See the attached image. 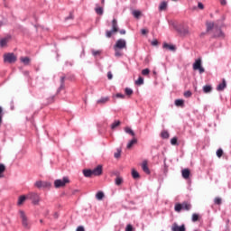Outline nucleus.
Wrapping results in <instances>:
<instances>
[{"label": "nucleus", "instance_id": "nucleus-1", "mask_svg": "<svg viewBox=\"0 0 231 231\" xmlns=\"http://www.w3.org/2000/svg\"><path fill=\"white\" fill-rule=\"evenodd\" d=\"M18 214L20 218L22 219V226H23L25 230H30V228H32V224L28 219V216L26 215V212H24V210L20 209L18 211Z\"/></svg>", "mask_w": 231, "mask_h": 231}, {"label": "nucleus", "instance_id": "nucleus-2", "mask_svg": "<svg viewBox=\"0 0 231 231\" xmlns=\"http://www.w3.org/2000/svg\"><path fill=\"white\" fill-rule=\"evenodd\" d=\"M117 32H118V22L116 21V19L114 18L112 20V30L106 32V37H107L108 39H111V37H113V33H117Z\"/></svg>", "mask_w": 231, "mask_h": 231}, {"label": "nucleus", "instance_id": "nucleus-3", "mask_svg": "<svg viewBox=\"0 0 231 231\" xmlns=\"http://www.w3.org/2000/svg\"><path fill=\"white\" fill-rule=\"evenodd\" d=\"M4 62L7 64H14V62H17V56L14 54V52H8L4 54Z\"/></svg>", "mask_w": 231, "mask_h": 231}, {"label": "nucleus", "instance_id": "nucleus-4", "mask_svg": "<svg viewBox=\"0 0 231 231\" xmlns=\"http://www.w3.org/2000/svg\"><path fill=\"white\" fill-rule=\"evenodd\" d=\"M69 183V178L64 177L62 180H56L54 181V187L55 189H60L62 187H66Z\"/></svg>", "mask_w": 231, "mask_h": 231}, {"label": "nucleus", "instance_id": "nucleus-5", "mask_svg": "<svg viewBox=\"0 0 231 231\" xmlns=\"http://www.w3.org/2000/svg\"><path fill=\"white\" fill-rule=\"evenodd\" d=\"M27 199H31L33 205H39V202L41 201V197L35 192H31L27 194Z\"/></svg>", "mask_w": 231, "mask_h": 231}, {"label": "nucleus", "instance_id": "nucleus-6", "mask_svg": "<svg viewBox=\"0 0 231 231\" xmlns=\"http://www.w3.org/2000/svg\"><path fill=\"white\" fill-rule=\"evenodd\" d=\"M193 69L195 71H199V73H205V69L201 66V59H198L193 63Z\"/></svg>", "mask_w": 231, "mask_h": 231}, {"label": "nucleus", "instance_id": "nucleus-7", "mask_svg": "<svg viewBox=\"0 0 231 231\" xmlns=\"http://www.w3.org/2000/svg\"><path fill=\"white\" fill-rule=\"evenodd\" d=\"M114 48H116L117 50H127V42L124 39H119L116 42Z\"/></svg>", "mask_w": 231, "mask_h": 231}, {"label": "nucleus", "instance_id": "nucleus-8", "mask_svg": "<svg viewBox=\"0 0 231 231\" xmlns=\"http://www.w3.org/2000/svg\"><path fill=\"white\" fill-rule=\"evenodd\" d=\"M34 187H36L37 189H48V188L51 187V184L50 182L37 180L34 183Z\"/></svg>", "mask_w": 231, "mask_h": 231}, {"label": "nucleus", "instance_id": "nucleus-9", "mask_svg": "<svg viewBox=\"0 0 231 231\" xmlns=\"http://www.w3.org/2000/svg\"><path fill=\"white\" fill-rule=\"evenodd\" d=\"M102 172H103L102 165H97V168L92 170V174L94 176H102Z\"/></svg>", "mask_w": 231, "mask_h": 231}, {"label": "nucleus", "instance_id": "nucleus-10", "mask_svg": "<svg viewBox=\"0 0 231 231\" xmlns=\"http://www.w3.org/2000/svg\"><path fill=\"white\" fill-rule=\"evenodd\" d=\"M180 33L183 37H187V35H190V29L189 28V26L183 27L180 30Z\"/></svg>", "mask_w": 231, "mask_h": 231}, {"label": "nucleus", "instance_id": "nucleus-11", "mask_svg": "<svg viewBox=\"0 0 231 231\" xmlns=\"http://www.w3.org/2000/svg\"><path fill=\"white\" fill-rule=\"evenodd\" d=\"M171 230L172 231H185L186 228H185V225H182V226H178V224L174 223L171 226Z\"/></svg>", "mask_w": 231, "mask_h": 231}, {"label": "nucleus", "instance_id": "nucleus-12", "mask_svg": "<svg viewBox=\"0 0 231 231\" xmlns=\"http://www.w3.org/2000/svg\"><path fill=\"white\" fill-rule=\"evenodd\" d=\"M214 37H220L223 39L225 37V34L221 31V29L215 27L214 28Z\"/></svg>", "mask_w": 231, "mask_h": 231}, {"label": "nucleus", "instance_id": "nucleus-13", "mask_svg": "<svg viewBox=\"0 0 231 231\" xmlns=\"http://www.w3.org/2000/svg\"><path fill=\"white\" fill-rule=\"evenodd\" d=\"M142 169L145 174H151V170H149V166L147 164V161H143L142 163Z\"/></svg>", "mask_w": 231, "mask_h": 231}, {"label": "nucleus", "instance_id": "nucleus-14", "mask_svg": "<svg viewBox=\"0 0 231 231\" xmlns=\"http://www.w3.org/2000/svg\"><path fill=\"white\" fill-rule=\"evenodd\" d=\"M181 174L184 180H189V178H190V170L184 169L181 171Z\"/></svg>", "mask_w": 231, "mask_h": 231}, {"label": "nucleus", "instance_id": "nucleus-15", "mask_svg": "<svg viewBox=\"0 0 231 231\" xmlns=\"http://www.w3.org/2000/svg\"><path fill=\"white\" fill-rule=\"evenodd\" d=\"M26 199H28V195H22L19 197L18 199V202H17V205L21 206L24 203V201H26Z\"/></svg>", "mask_w": 231, "mask_h": 231}, {"label": "nucleus", "instance_id": "nucleus-16", "mask_svg": "<svg viewBox=\"0 0 231 231\" xmlns=\"http://www.w3.org/2000/svg\"><path fill=\"white\" fill-rule=\"evenodd\" d=\"M136 143H138V139L136 138H133L126 145L127 149H131L133 147V145H136Z\"/></svg>", "mask_w": 231, "mask_h": 231}, {"label": "nucleus", "instance_id": "nucleus-17", "mask_svg": "<svg viewBox=\"0 0 231 231\" xmlns=\"http://www.w3.org/2000/svg\"><path fill=\"white\" fill-rule=\"evenodd\" d=\"M9 41H10V38H8V37L1 39L0 40V47L1 48L6 47V44H8Z\"/></svg>", "mask_w": 231, "mask_h": 231}, {"label": "nucleus", "instance_id": "nucleus-18", "mask_svg": "<svg viewBox=\"0 0 231 231\" xmlns=\"http://www.w3.org/2000/svg\"><path fill=\"white\" fill-rule=\"evenodd\" d=\"M85 178H91L93 175V170H83Z\"/></svg>", "mask_w": 231, "mask_h": 231}, {"label": "nucleus", "instance_id": "nucleus-19", "mask_svg": "<svg viewBox=\"0 0 231 231\" xmlns=\"http://www.w3.org/2000/svg\"><path fill=\"white\" fill-rule=\"evenodd\" d=\"M163 48L165 50H170V51H176V47L174 45H171L169 43H164Z\"/></svg>", "mask_w": 231, "mask_h": 231}, {"label": "nucleus", "instance_id": "nucleus-20", "mask_svg": "<svg viewBox=\"0 0 231 231\" xmlns=\"http://www.w3.org/2000/svg\"><path fill=\"white\" fill-rule=\"evenodd\" d=\"M20 60L21 62H23V64H24V66L30 65V62H31V60L28 57H22L20 58Z\"/></svg>", "mask_w": 231, "mask_h": 231}, {"label": "nucleus", "instance_id": "nucleus-21", "mask_svg": "<svg viewBox=\"0 0 231 231\" xmlns=\"http://www.w3.org/2000/svg\"><path fill=\"white\" fill-rule=\"evenodd\" d=\"M225 88H226V81L225 79H223V82L217 86V91H223V89H225Z\"/></svg>", "mask_w": 231, "mask_h": 231}, {"label": "nucleus", "instance_id": "nucleus-22", "mask_svg": "<svg viewBox=\"0 0 231 231\" xmlns=\"http://www.w3.org/2000/svg\"><path fill=\"white\" fill-rule=\"evenodd\" d=\"M192 208V205L189 202H183L182 203V210H190Z\"/></svg>", "mask_w": 231, "mask_h": 231}, {"label": "nucleus", "instance_id": "nucleus-23", "mask_svg": "<svg viewBox=\"0 0 231 231\" xmlns=\"http://www.w3.org/2000/svg\"><path fill=\"white\" fill-rule=\"evenodd\" d=\"M175 106H177V107H183V106H185V101H183V99H176Z\"/></svg>", "mask_w": 231, "mask_h": 231}, {"label": "nucleus", "instance_id": "nucleus-24", "mask_svg": "<svg viewBox=\"0 0 231 231\" xmlns=\"http://www.w3.org/2000/svg\"><path fill=\"white\" fill-rule=\"evenodd\" d=\"M115 183L119 187V185H122L124 183V178L117 176L115 180Z\"/></svg>", "mask_w": 231, "mask_h": 231}, {"label": "nucleus", "instance_id": "nucleus-25", "mask_svg": "<svg viewBox=\"0 0 231 231\" xmlns=\"http://www.w3.org/2000/svg\"><path fill=\"white\" fill-rule=\"evenodd\" d=\"M106 102H109V97H101L97 100V104H106Z\"/></svg>", "mask_w": 231, "mask_h": 231}, {"label": "nucleus", "instance_id": "nucleus-26", "mask_svg": "<svg viewBox=\"0 0 231 231\" xmlns=\"http://www.w3.org/2000/svg\"><path fill=\"white\" fill-rule=\"evenodd\" d=\"M212 91V86L206 85L203 87V92L204 93H210Z\"/></svg>", "mask_w": 231, "mask_h": 231}, {"label": "nucleus", "instance_id": "nucleus-27", "mask_svg": "<svg viewBox=\"0 0 231 231\" xmlns=\"http://www.w3.org/2000/svg\"><path fill=\"white\" fill-rule=\"evenodd\" d=\"M96 198H97V199H98V201H102V199H104V192L103 191H98L96 194Z\"/></svg>", "mask_w": 231, "mask_h": 231}, {"label": "nucleus", "instance_id": "nucleus-28", "mask_svg": "<svg viewBox=\"0 0 231 231\" xmlns=\"http://www.w3.org/2000/svg\"><path fill=\"white\" fill-rule=\"evenodd\" d=\"M132 177L134 178V180H138V178H140V173H138L136 170L133 169Z\"/></svg>", "mask_w": 231, "mask_h": 231}, {"label": "nucleus", "instance_id": "nucleus-29", "mask_svg": "<svg viewBox=\"0 0 231 231\" xmlns=\"http://www.w3.org/2000/svg\"><path fill=\"white\" fill-rule=\"evenodd\" d=\"M200 217L198 213H194L191 217V220L193 221V223H196V221H199Z\"/></svg>", "mask_w": 231, "mask_h": 231}, {"label": "nucleus", "instance_id": "nucleus-30", "mask_svg": "<svg viewBox=\"0 0 231 231\" xmlns=\"http://www.w3.org/2000/svg\"><path fill=\"white\" fill-rule=\"evenodd\" d=\"M175 212H181L183 210L182 204L177 203L174 208Z\"/></svg>", "mask_w": 231, "mask_h": 231}, {"label": "nucleus", "instance_id": "nucleus-31", "mask_svg": "<svg viewBox=\"0 0 231 231\" xmlns=\"http://www.w3.org/2000/svg\"><path fill=\"white\" fill-rule=\"evenodd\" d=\"M95 12H96V14H97V15H103L104 14V8L103 7H96Z\"/></svg>", "mask_w": 231, "mask_h": 231}, {"label": "nucleus", "instance_id": "nucleus-32", "mask_svg": "<svg viewBox=\"0 0 231 231\" xmlns=\"http://www.w3.org/2000/svg\"><path fill=\"white\" fill-rule=\"evenodd\" d=\"M159 10L161 12H163V10H167V2L161 3V5L159 6Z\"/></svg>", "mask_w": 231, "mask_h": 231}, {"label": "nucleus", "instance_id": "nucleus-33", "mask_svg": "<svg viewBox=\"0 0 231 231\" xmlns=\"http://www.w3.org/2000/svg\"><path fill=\"white\" fill-rule=\"evenodd\" d=\"M122 123L120 121H115L112 125H111V129L115 130L116 129V127H118Z\"/></svg>", "mask_w": 231, "mask_h": 231}, {"label": "nucleus", "instance_id": "nucleus-34", "mask_svg": "<svg viewBox=\"0 0 231 231\" xmlns=\"http://www.w3.org/2000/svg\"><path fill=\"white\" fill-rule=\"evenodd\" d=\"M6 171V166H5V164L0 163V178H2V174L3 172H5Z\"/></svg>", "mask_w": 231, "mask_h": 231}, {"label": "nucleus", "instance_id": "nucleus-35", "mask_svg": "<svg viewBox=\"0 0 231 231\" xmlns=\"http://www.w3.org/2000/svg\"><path fill=\"white\" fill-rule=\"evenodd\" d=\"M214 23H207V32H210V30H214Z\"/></svg>", "mask_w": 231, "mask_h": 231}, {"label": "nucleus", "instance_id": "nucleus-36", "mask_svg": "<svg viewBox=\"0 0 231 231\" xmlns=\"http://www.w3.org/2000/svg\"><path fill=\"white\" fill-rule=\"evenodd\" d=\"M136 86L143 85V78L139 77L138 79L135 81Z\"/></svg>", "mask_w": 231, "mask_h": 231}, {"label": "nucleus", "instance_id": "nucleus-37", "mask_svg": "<svg viewBox=\"0 0 231 231\" xmlns=\"http://www.w3.org/2000/svg\"><path fill=\"white\" fill-rule=\"evenodd\" d=\"M133 15L135 17V19H139L140 15H142V12L140 11H133Z\"/></svg>", "mask_w": 231, "mask_h": 231}, {"label": "nucleus", "instance_id": "nucleus-38", "mask_svg": "<svg viewBox=\"0 0 231 231\" xmlns=\"http://www.w3.org/2000/svg\"><path fill=\"white\" fill-rule=\"evenodd\" d=\"M115 49V55L116 57H122V55H124V53H122V51H120V49H116V48H114Z\"/></svg>", "mask_w": 231, "mask_h": 231}, {"label": "nucleus", "instance_id": "nucleus-39", "mask_svg": "<svg viewBox=\"0 0 231 231\" xmlns=\"http://www.w3.org/2000/svg\"><path fill=\"white\" fill-rule=\"evenodd\" d=\"M125 133H127V134H131L132 136H134V132L131 128L125 127Z\"/></svg>", "mask_w": 231, "mask_h": 231}, {"label": "nucleus", "instance_id": "nucleus-40", "mask_svg": "<svg viewBox=\"0 0 231 231\" xmlns=\"http://www.w3.org/2000/svg\"><path fill=\"white\" fill-rule=\"evenodd\" d=\"M222 202H223V200H222L221 198H219V197H217V198H215V199H214L215 205H221Z\"/></svg>", "mask_w": 231, "mask_h": 231}, {"label": "nucleus", "instance_id": "nucleus-41", "mask_svg": "<svg viewBox=\"0 0 231 231\" xmlns=\"http://www.w3.org/2000/svg\"><path fill=\"white\" fill-rule=\"evenodd\" d=\"M125 95H127V97H131V95H133V89L126 88L125 89Z\"/></svg>", "mask_w": 231, "mask_h": 231}, {"label": "nucleus", "instance_id": "nucleus-42", "mask_svg": "<svg viewBox=\"0 0 231 231\" xmlns=\"http://www.w3.org/2000/svg\"><path fill=\"white\" fill-rule=\"evenodd\" d=\"M162 138L167 139L169 138V132L167 131H162L161 134Z\"/></svg>", "mask_w": 231, "mask_h": 231}, {"label": "nucleus", "instance_id": "nucleus-43", "mask_svg": "<svg viewBox=\"0 0 231 231\" xmlns=\"http://www.w3.org/2000/svg\"><path fill=\"white\" fill-rule=\"evenodd\" d=\"M149 73H151V70L149 69H144L142 70V75H143L144 77H147Z\"/></svg>", "mask_w": 231, "mask_h": 231}, {"label": "nucleus", "instance_id": "nucleus-44", "mask_svg": "<svg viewBox=\"0 0 231 231\" xmlns=\"http://www.w3.org/2000/svg\"><path fill=\"white\" fill-rule=\"evenodd\" d=\"M171 145H178V137H173L171 140Z\"/></svg>", "mask_w": 231, "mask_h": 231}, {"label": "nucleus", "instance_id": "nucleus-45", "mask_svg": "<svg viewBox=\"0 0 231 231\" xmlns=\"http://www.w3.org/2000/svg\"><path fill=\"white\" fill-rule=\"evenodd\" d=\"M184 97H186V98H189V97H192V92H190V91H186V92H184Z\"/></svg>", "mask_w": 231, "mask_h": 231}, {"label": "nucleus", "instance_id": "nucleus-46", "mask_svg": "<svg viewBox=\"0 0 231 231\" xmlns=\"http://www.w3.org/2000/svg\"><path fill=\"white\" fill-rule=\"evenodd\" d=\"M217 156L218 158H221V156H223V150H222V149H218V150L217 151Z\"/></svg>", "mask_w": 231, "mask_h": 231}, {"label": "nucleus", "instance_id": "nucleus-47", "mask_svg": "<svg viewBox=\"0 0 231 231\" xmlns=\"http://www.w3.org/2000/svg\"><path fill=\"white\" fill-rule=\"evenodd\" d=\"M122 154V151L121 150H117V152L114 154L115 158H120Z\"/></svg>", "mask_w": 231, "mask_h": 231}, {"label": "nucleus", "instance_id": "nucleus-48", "mask_svg": "<svg viewBox=\"0 0 231 231\" xmlns=\"http://www.w3.org/2000/svg\"><path fill=\"white\" fill-rule=\"evenodd\" d=\"M3 124V107L0 106V125Z\"/></svg>", "mask_w": 231, "mask_h": 231}, {"label": "nucleus", "instance_id": "nucleus-49", "mask_svg": "<svg viewBox=\"0 0 231 231\" xmlns=\"http://www.w3.org/2000/svg\"><path fill=\"white\" fill-rule=\"evenodd\" d=\"M101 51H92V55H94V57H97V55H100Z\"/></svg>", "mask_w": 231, "mask_h": 231}, {"label": "nucleus", "instance_id": "nucleus-50", "mask_svg": "<svg viewBox=\"0 0 231 231\" xmlns=\"http://www.w3.org/2000/svg\"><path fill=\"white\" fill-rule=\"evenodd\" d=\"M125 231H133V226L131 224H128L125 227Z\"/></svg>", "mask_w": 231, "mask_h": 231}, {"label": "nucleus", "instance_id": "nucleus-51", "mask_svg": "<svg viewBox=\"0 0 231 231\" xmlns=\"http://www.w3.org/2000/svg\"><path fill=\"white\" fill-rule=\"evenodd\" d=\"M141 33H142V35H147V33H149V30H147V29H142V30H141Z\"/></svg>", "mask_w": 231, "mask_h": 231}, {"label": "nucleus", "instance_id": "nucleus-52", "mask_svg": "<svg viewBox=\"0 0 231 231\" xmlns=\"http://www.w3.org/2000/svg\"><path fill=\"white\" fill-rule=\"evenodd\" d=\"M116 98H125V96L123 95V94H120V93H117V94L116 95Z\"/></svg>", "mask_w": 231, "mask_h": 231}, {"label": "nucleus", "instance_id": "nucleus-53", "mask_svg": "<svg viewBox=\"0 0 231 231\" xmlns=\"http://www.w3.org/2000/svg\"><path fill=\"white\" fill-rule=\"evenodd\" d=\"M107 79L108 80H111L113 79V73H111V71L107 72Z\"/></svg>", "mask_w": 231, "mask_h": 231}, {"label": "nucleus", "instance_id": "nucleus-54", "mask_svg": "<svg viewBox=\"0 0 231 231\" xmlns=\"http://www.w3.org/2000/svg\"><path fill=\"white\" fill-rule=\"evenodd\" d=\"M76 231H86V230L84 229V226H79L77 227Z\"/></svg>", "mask_w": 231, "mask_h": 231}, {"label": "nucleus", "instance_id": "nucleus-55", "mask_svg": "<svg viewBox=\"0 0 231 231\" xmlns=\"http://www.w3.org/2000/svg\"><path fill=\"white\" fill-rule=\"evenodd\" d=\"M152 46H158V40H153L152 42Z\"/></svg>", "mask_w": 231, "mask_h": 231}, {"label": "nucleus", "instance_id": "nucleus-56", "mask_svg": "<svg viewBox=\"0 0 231 231\" xmlns=\"http://www.w3.org/2000/svg\"><path fill=\"white\" fill-rule=\"evenodd\" d=\"M198 6L200 10H203V8H205V6L203 5V4H201V2H199Z\"/></svg>", "mask_w": 231, "mask_h": 231}, {"label": "nucleus", "instance_id": "nucleus-57", "mask_svg": "<svg viewBox=\"0 0 231 231\" xmlns=\"http://www.w3.org/2000/svg\"><path fill=\"white\" fill-rule=\"evenodd\" d=\"M220 5H222V6H226V0H220Z\"/></svg>", "mask_w": 231, "mask_h": 231}, {"label": "nucleus", "instance_id": "nucleus-58", "mask_svg": "<svg viewBox=\"0 0 231 231\" xmlns=\"http://www.w3.org/2000/svg\"><path fill=\"white\" fill-rule=\"evenodd\" d=\"M119 33L121 35H125L126 32H125V30L123 29V30L119 31Z\"/></svg>", "mask_w": 231, "mask_h": 231}, {"label": "nucleus", "instance_id": "nucleus-59", "mask_svg": "<svg viewBox=\"0 0 231 231\" xmlns=\"http://www.w3.org/2000/svg\"><path fill=\"white\" fill-rule=\"evenodd\" d=\"M61 89H64V83H61V84H60V88H59V91H60Z\"/></svg>", "mask_w": 231, "mask_h": 231}, {"label": "nucleus", "instance_id": "nucleus-60", "mask_svg": "<svg viewBox=\"0 0 231 231\" xmlns=\"http://www.w3.org/2000/svg\"><path fill=\"white\" fill-rule=\"evenodd\" d=\"M65 77H61V79H60V82H61V84H64V80H65Z\"/></svg>", "mask_w": 231, "mask_h": 231}, {"label": "nucleus", "instance_id": "nucleus-61", "mask_svg": "<svg viewBox=\"0 0 231 231\" xmlns=\"http://www.w3.org/2000/svg\"><path fill=\"white\" fill-rule=\"evenodd\" d=\"M67 19H73V14H70L69 17H67Z\"/></svg>", "mask_w": 231, "mask_h": 231}, {"label": "nucleus", "instance_id": "nucleus-62", "mask_svg": "<svg viewBox=\"0 0 231 231\" xmlns=\"http://www.w3.org/2000/svg\"><path fill=\"white\" fill-rule=\"evenodd\" d=\"M102 5H104V3H106V0H101Z\"/></svg>", "mask_w": 231, "mask_h": 231}, {"label": "nucleus", "instance_id": "nucleus-63", "mask_svg": "<svg viewBox=\"0 0 231 231\" xmlns=\"http://www.w3.org/2000/svg\"><path fill=\"white\" fill-rule=\"evenodd\" d=\"M51 102H53V97L51 98Z\"/></svg>", "mask_w": 231, "mask_h": 231}, {"label": "nucleus", "instance_id": "nucleus-64", "mask_svg": "<svg viewBox=\"0 0 231 231\" xmlns=\"http://www.w3.org/2000/svg\"><path fill=\"white\" fill-rule=\"evenodd\" d=\"M40 223H43V220H42V219H41V220H40Z\"/></svg>", "mask_w": 231, "mask_h": 231}]
</instances>
